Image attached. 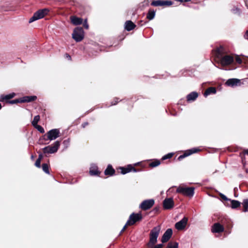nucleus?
Returning <instances> with one entry per match:
<instances>
[{"label": "nucleus", "instance_id": "1", "mask_svg": "<svg viewBox=\"0 0 248 248\" xmlns=\"http://www.w3.org/2000/svg\"><path fill=\"white\" fill-rule=\"evenodd\" d=\"M160 231L159 226L154 227L151 230L150 233V240L147 244L148 247H153L156 242L157 239Z\"/></svg>", "mask_w": 248, "mask_h": 248}, {"label": "nucleus", "instance_id": "2", "mask_svg": "<svg viewBox=\"0 0 248 248\" xmlns=\"http://www.w3.org/2000/svg\"><path fill=\"white\" fill-rule=\"evenodd\" d=\"M195 188L193 187H186L184 186H179L177 189L176 192L181 193L184 196L192 197L194 194Z\"/></svg>", "mask_w": 248, "mask_h": 248}, {"label": "nucleus", "instance_id": "3", "mask_svg": "<svg viewBox=\"0 0 248 248\" xmlns=\"http://www.w3.org/2000/svg\"><path fill=\"white\" fill-rule=\"evenodd\" d=\"M49 12L46 8L40 9L34 13L33 16L29 19V22L31 23L37 20L43 18Z\"/></svg>", "mask_w": 248, "mask_h": 248}, {"label": "nucleus", "instance_id": "4", "mask_svg": "<svg viewBox=\"0 0 248 248\" xmlns=\"http://www.w3.org/2000/svg\"><path fill=\"white\" fill-rule=\"evenodd\" d=\"M60 146V142L57 140L53 145L46 146L43 149V150L45 154H53L57 152Z\"/></svg>", "mask_w": 248, "mask_h": 248}, {"label": "nucleus", "instance_id": "5", "mask_svg": "<svg viewBox=\"0 0 248 248\" xmlns=\"http://www.w3.org/2000/svg\"><path fill=\"white\" fill-rule=\"evenodd\" d=\"M142 218V217L140 213H133L130 215L129 219L126 223V225H128L129 226L133 225L136 222L141 220Z\"/></svg>", "mask_w": 248, "mask_h": 248}, {"label": "nucleus", "instance_id": "6", "mask_svg": "<svg viewBox=\"0 0 248 248\" xmlns=\"http://www.w3.org/2000/svg\"><path fill=\"white\" fill-rule=\"evenodd\" d=\"M73 38L77 42L81 41L84 38V31L82 28L77 27L72 34Z\"/></svg>", "mask_w": 248, "mask_h": 248}, {"label": "nucleus", "instance_id": "7", "mask_svg": "<svg viewBox=\"0 0 248 248\" xmlns=\"http://www.w3.org/2000/svg\"><path fill=\"white\" fill-rule=\"evenodd\" d=\"M60 130L58 129H53L47 132V139L46 140H53L60 136Z\"/></svg>", "mask_w": 248, "mask_h": 248}, {"label": "nucleus", "instance_id": "8", "mask_svg": "<svg viewBox=\"0 0 248 248\" xmlns=\"http://www.w3.org/2000/svg\"><path fill=\"white\" fill-rule=\"evenodd\" d=\"M155 201L153 199H149L143 201L140 205V208L143 210L150 209L154 204Z\"/></svg>", "mask_w": 248, "mask_h": 248}, {"label": "nucleus", "instance_id": "9", "mask_svg": "<svg viewBox=\"0 0 248 248\" xmlns=\"http://www.w3.org/2000/svg\"><path fill=\"white\" fill-rule=\"evenodd\" d=\"M234 61V58L228 55L222 56L220 58V63L222 65H228L232 64Z\"/></svg>", "mask_w": 248, "mask_h": 248}, {"label": "nucleus", "instance_id": "10", "mask_svg": "<svg viewBox=\"0 0 248 248\" xmlns=\"http://www.w3.org/2000/svg\"><path fill=\"white\" fill-rule=\"evenodd\" d=\"M187 221L188 218L184 217L181 220L175 223V228L179 231L184 229L187 225Z\"/></svg>", "mask_w": 248, "mask_h": 248}, {"label": "nucleus", "instance_id": "11", "mask_svg": "<svg viewBox=\"0 0 248 248\" xmlns=\"http://www.w3.org/2000/svg\"><path fill=\"white\" fill-rule=\"evenodd\" d=\"M174 205V201L171 198H166L163 202V208L166 210L172 209Z\"/></svg>", "mask_w": 248, "mask_h": 248}, {"label": "nucleus", "instance_id": "12", "mask_svg": "<svg viewBox=\"0 0 248 248\" xmlns=\"http://www.w3.org/2000/svg\"><path fill=\"white\" fill-rule=\"evenodd\" d=\"M172 2L171 1L169 0H154L151 3V5L154 6H170L172 5Z\"/></svg>", "mask_w": 248, "mask_h": 248}, {"label": "nucleus", "instance_id": "13", "mask_svg": "<svg viewBox=\"0 0 248 248\" xmlns=\"http://www.w3.org/2000/svg\"><path fill=\"white\" fill-rule=\"evenodd\" d=\"M225 84L230 87H235L240 85V80L237 78H230L227 80Z\"/></svg>", "mask_w": 248, "mask_h": 248}, {"label": "nucleus", "instance_id": "14", "mask_svg": "<svg viewBox=\"0 0 248 248\" xmlns=\"http://www.w3.org/2000/svg\"><path fill=\"white\" fill-rule=\"evenodd\" d=\"M224 227L219 223H215L212 227V232L213 233H220L224 231Z\"/></svg>", "mask_w": 248, "mask_h": 248}, {"label": "nucleus", "instance_id": "15", "mask_svg": "<svg viewBox=\"0 0 248 248\" xmlns=\"http://www.w3.org/2000/svg\"><path fill=\"white\" fill-rule=\"evenodd\" d=\"M172 234V230L171 229H167L166 232L163 234L162 237V242L165 243L167 242L171 237Z\"/></svg>", "mask_w": 248, "mask_h": 248}, {"label": "nucleus", "instance_id": "16", "mask_svg": "<svg viewBox=\"0 0 248 248\" xmlns=\"http://www.w3.org/2000/svg\"><path fill=\"white\" fill-rule=\"evenodd\" d=\"M121 173L123 174H125L127 173H128L130 171L136 172V169L133 167L131 165H128L126 168L121 167Z\"/></svg>", "mask_w": 248, "mask_h": 248}, {"label": "nucleus", "instance_id": "17", "mask_svg": "<svg viewBox=\"0 0 248 248\" xmlns=\"http://www.w3.org/2000/svg\"><path fill=\"white\" fill-rule=\"evenodd\" d=\"M198 97V93L196 92H192L187 95L186 100L187 102H191L195 101Z\"/></svg>", "mask_w": 248, "mask_h": 248}, {"label": "nucleus", "instance_id": "18", "mask_svg": "<svg viewBox=\"0 0 248 248\" xmlns=\"http://www.w3.org/2000/svg\"><path fill=\"white\" fill-rule=\"evenodd\" d=\"M89 172L91 175H98L100 173L98 170L97 166L94 164L91 165Z\"/></svg>", "mask_w": 248, "mask_h": 248}, {"label": "nucleus", "instance_id": "19", "mask_svg": "<svg viewBox=\"0 0 248 248\" xmlns=\"http://www.w3.org/2000/svg\"><path fill=\"white\" fill-rule=\"evenodd\" d=\"M22 103L31 102L37 99V96L35 95L32 96H25L20 98Z\"/></svg>", "mask_w": 248, "mask_h": 248}, {"label": "nucleus", "instance_id": "20", "mask_svg": "<svg viewBox=\"0 0 248 248\" xmlns=\"http://www.w3.org/2000/svg\"><path fill=\"white\" fill-rule=\"evenodd\" d=\"M136 27L134 24L131 20L126 21L125 23V29L127 31H130Z\"/></svg>", "mask_w": 248, "mask_h": 248}, {"label": "nucleus", "instance_id": "21", "mask_svg": "<svg viewBox=\"0 0 248 248\" xmlns=\"http://www.w3.org/2000/svg\"><path fill=\"white\" fill-rule=\"evenodd\" d=\"M71 21L73 24L78 25L82 23V19L75 16H73L71 17Z\"/></svg>", "mask_w": 248, "mask_h": 248}, {"label": "nucleus", "instance_id": "22", "mask_svg": "<svg viewBox=\"0 0 248 248\" xmlns=\"http://www.w3.org/2000/svg\"><path fill=\"white\" fill-rule=\"evenodd\" d=\"M115 170L112 168V166L108 165L104 171V173L106 175L112 176L115 173Z\"/></svg>", "mask_w": 248, "mask_h": 248}, {"label": "nucleus", "instance_id": "23", "mask_svg": "<svg viewBox=\"0 0 248 248\" xmlns=\"http://www.w3.org/2000/svg\"><path fill=\"white\" fill-rule=\"evenodd\" d=\"M199 151V149L197 148H193L189 150H188L186 153H184L183 155H180L179 157V159L183 158L187 156L192 154L197 153L198 151Z\"/></svg>", "mask_w": 248, "mask_h": 248}, {"label": "nucleus", "instance_id": "24", "mask_svg": "<svg viewBox=\"0 0 248 248\" xmlns=\"http://www.w3.org/2000/svg\"><path fill=\"white\" fill-rule=\"evenodd\" d=\"M15 95L16 94L14 93H12L5 95H1L0 96V101H3L4 100H9L14 97Z\"/></svg>", "mask_w": 248, "mask_h": 248}, {"label": "nucleus", "instance_id": "25", "mask_svg": "<svg viewBox=\"0 0 248 248\" xmlns=\"http://www.w3.org/2000/svg\"><path fill=\"white\" fill-rule=\"evenodd\" d=\"M231 207L232 209H236L240 206L241 203L238 201L231 200Z\"/></svg>", "mask_w": 248, "mask_h": 248}, {"label": "nucleus", "instance_id": "26", "mask_svg": "<svg viewBox=\"0 0 248 248\" xmlns=\"http://www.w3.org/2000/svg\"><path fill=\"white\" fill-rule=\"evenodd\" d=\"M217 91L215 88L214 87H210L208 88L204 93V96L206 97L208 95L211 93H215Z\"/></svg>", "mask_w": 248, "mask_h": 248}, {"label": "nucleus", "instance_id": "27", "mask_svg": "<svg viewBox=\"0 0 248 248\" xmlns=\"http://www.w3.org/2000/svg\"><path fill=\"white\" fill-rule=\"evenodd\" d=\"M155 15V11L153 10H149L147 15V18L149 20H151L154 18Z\"/></svg>", "mask_w": 248, "mask_h": 248}, {"label": "nucleus", "instance_id": "28", "mask_svg": "<svg viewBox=\"0 0 248 248\" xmlns=\"http://www.w3.org/2000/svg\"><path fill=\"white\" fill-rule=\"evenodd\" d=\"M40 120V116L37 115L34 116L33 121L31 122V124L33 126H35L36 125H38V123Z\"/></svg>", "mask_w": 248, "mask_h": 248}, {"label": "nucleus", "instance_id": "29", "mask_svg": "<svg viewBox=\"0 0 248 248\" xmlns=\"http://www.w3.org/2000/svg\"><path fill=\"white\" fill-rule=\"evenodd\" d=\"M43 171L46 174H49L48 165L46 163H43L42 165Z\"/></svg>", "mask_w": 248, "mask_h": 248}, {"label": "nucleus", "instance_id": "30", "mask_svg": "<svg viewBox=\"0 0 248 248\" xmlns=\"http://www.w3.org/2000/svg\"><path fill=\"white\" fill-rule=\"evenodd\" d=\"M166 248H178V244L177 242L169 243Z\"/></svg>", "mask_w": 248, "mask_h": 248}, {"label": "nucleus", "instance_id": "31", "mask_svg": "<svg viewBox=\"0 0 248 248\" xmlns=\"http://www.w3.org/2000/svg\"><path fill=\"white\" fill-rule=\"evenodd\" d=\"M160 164V161L156 160L154 161H153L150 164V166L151 167H155L159 165Z\"/></svg>", "mask_w": 248, "mask_h": 248}, {"label": "nucleus", "instance_id": "32", "mask_svg": "<svg viewBox=\"0 0 248 248\" xmlns=\"http://www.w3.org/2000/svg\"><path fill=\"white\" fill-rule=\"evenodd\" d=\"M173 153H169L165 155H164L162 158V159L163 160H166V159H169V158H170L172 157V156H173Z\"/></svg>", "mask_w": 248, "mask_h": 248}, {"label": "nucleus", "instance_id": "33", "mask_svg": "<svg viewBox=\"0 0 248 248\" xmlns=\"http://www.w3.org/2000/svg\"><path fill=\"white\" fill-rule=\"evenodd\" d=\"M35 128H36L41 133H44L45 132V130L44 128L39 125H36L35 126H34Z\"/></svg>", "mask_w": 248, "mask_h": 248}, {"label": "nucleus", "instance_id": "34", "mask_svg": "<svg viewBox=\"0 0 248 248\" xmlns=\"http://www.w3.org/2000/svg\"><path fill=\"white\" fill-rule=\"evenodd\" d=\"M232 12L234 14H237L239 15L240 14V10L237 7H234L232 9Z\"/></svg>", "mask_w": 248, "mask_h": 248}, {"label": "nucleus", "instance_id": "35", "mask_svg": "<svg viewBox=\"0 0 248 248\" xmlns=\"http://www.w3.org/2000/svg\"><path fill=\"white\" fill-rule=\"evenodd\" d=\"M21 99L20 98H19V99H16L10 101L8 102L11 104H16V103H22L21 101Z\"/></svg>", "mask_w": 248, "mask_h": 248}, {"label": "nucleus", "instance_id": "36", "mask_svg": "<svg viewBox=\"0 0 248 248\" xmlns=\"http://www.w3.org/2000/svg\"><path fill=\"white\" fill-rule=\"evenodd\" d=\"M219 196L221 197V198L226 201H230L231 199L228 198L225 195L223 194L222 193H220Z\"/></svg>", "mask_w": 248, "mask_h": 248}, {"label": "nucleus", "instance_id": "37", "mask_svg": "<svg viewBox=\"0 0 248 248\" xmlns=\"http://www.w3.org/2000/svg\"><path fill=\"white\" fill-rule=\"evenodd\" d=\"M41 160L39 159H37L35 163V165L36 167L40 168L41 167Z\"/></svg>", "mask_w": 248, "mask_h": 248}, {"label": "nucleus", "instance_id": "38", "mask_svg": "<svg viewBox=\"0 0 248 248\" xmlns=\"http://www.w3.org/2000/svg\"><path fill=\"white\" fill-rule=\"evenodd\" d=\"M242 204L243 206L248 207V199H245L242 202Z\"/></svg>", "mask_w": 248, "mask_h": 248}, {"label": "nucleus", "instance_id": "39", "mask_svg": "<svg viewBox=\"0 0 248 248\" xmlns=\"http://www.w3.org/2000/svg\"><path fill=\"white\" fill-rule=\"evenodd\" d=\"M83 26L84 27V28L86 29H89V25L87 23V19H86L84 21V23H83Z\"/></svg>", "mask_w": 248, "mask_h": 248}, {"label": "nucleus", "instance_id": "40", "mask_svg": "<svg viewBox=\"0 0 248 248\" xmlns=\"http://www.w3.org/2000/svg\"><path fill=\"white\" fill-rule=\"evenodd\" d=\"M235 60H236V62L237 63H238L239 64H241L242 62V60L238 56H236V57L235 58Z\"/></svg>", "mask_w": 248, "mask_h": 248}, {"label": "nucleus", "instance_id": "41", "mask_svg": "<svg viewBox=\"0 0 248 248\" xmlns=\"http://www.w3.org/2000/svg\"><path fill=\"white\" fill-rule=\"evenodd\" d=\"M162 246H163V245L161 244H158V245L155 246V247H154L152 248H162Z\"/></svg>", "mask_w": 248, "mask_h": 248}, {"label": "nucleus", "instance_id": "42", "mask_svg": "<svg viewBox=\"0 0 248 248\" xmlns=\"http://www.w3.org/2000/svg\"><path fill=\"white\" fill-rule=\"evenodd\" d=\"M244 38L248 40V30L246 31L245 35H244Z\"/></svg>", "mask_w": 248, "mask_h": 248}, {"label": "nucleus", "instance_id": "43", "mask_svg": "<svg viewBox=\"0 0 248 248\" xmlns=\"http://www.w3.org/2000/svg\"><path fill=\"white\" fill-rule=\"evenodd\" d=\"M118 102V98H116L115 99V100H114V103H112L111 104V106L112 105H116L117 103Z\"/></svg>", "mask_w": 248, "mask_h": 248}, {"label": "nucleus", "instance_id": "44", "mask_svg": "<svg viewBox=\"0 0 248 248\" xmlns=\"http://www.w3.org/2000/svg\"><path fill=\"white\" fill-rule=\"evenodd\" d=\"M88 125V122H85V123H83L82 124V127L83 128H85Z\"/></svg>", "mask_w": 248, "mask_h": 248}, {"label": "nucleus", "instance_id": "45", "mask_svg": "<svg viewBox=\"0 0 248 248\" xmlns=\"http://www.w3.org/2000/svg\"><path fill=\"white\" fill-rule=\"evenodd\" d=\"M176 1H179L181 2H188L190 1L191 0H175Z\"/></svg>", "mask_w": 248, "mask_h": 248}, {"label": "nucleus", "instance_id": "46", "mask_svg": "<svg viewBox=\"0 0 248 248\" xmlns=\"http://www.w3.org/2000/svg\"><path fill=\"white\" fill-rule=\"evenodd\" d=\"M43 158V155L41 153H40L39 155V156H38V158L37 159H39V160H42Z\"/></svg>", "mask_w": 248, "mask_h": 248}, {"label": "nucleus", "instance_id": "47", "mask_svg": "<svg viewBox=\"0 0 248 248\" xmlns=\"http://www.w3.org/2000/svg\"><path fill=\"white\" fill-rule=\"evenodd\" d=\"M244 209L243 212H247L248 211V207L243 206Z\"/></svg>", "mask_w": 248, "mask_h": 248}, {"label": "nucleus", "instance_id": "48", "mask_svg": "<svg viewBox=\"0 0 248 248\" xmlns=\"http://www.w3.org/2000/svg\"><path fill=\"white\" fill-rule=\"evenodd\" d=\"M126 226H128V225H126V224H125V225L124 226L123 228L122 229V230H121V232H120V234H121V233L123 231H124V230L125 229V228H126Z\"/></svg>", "mask_w": 248, "mask_h": 248}, {"label": "nucleus", "instance_id": "49", "mask_svg": "<svg viewBox=\"0 0 248 248\" xmlns=\"http://www.w3.org/2000/svg\"><path fill=\"white\" fill-rule=\"evenodd\" d=\"M66 57L67 58H68L69 60H71V56L69 55V54H66Z\"/></svg>", "mask_w": 248, "mask_h": 248}, {"label": "nucleus", "instance_id": "50", "mask_svg": "<svg viewBox=\"0 0 248 248\" xmlns=\"http://www.w3.org/2000/svg\"><path fill=\"white\" fill-rule=\"evenodd\" d=\"M244 152L245 154L248 155V149L245 150Z\"/></svg>", "mask_w": 248, "mask_h": 248}, {"label": "nucleus", "instance_id": "51", "mask_svg": "<svg viewBox=\"0 0 248 248\" xmlns=\"http://www.w3.org/2000/svg\"><path fill=\"white\" fill-rule=\"evenodd\" d=\"M31 158L32 159H33V158H34V156H33V155H31Z\"/></svg>", "mask_w": 248, "mask_h": 248}, {"label": "nucleus", "instance_id": "52", "mask_svg": "<svg viewBox=\"0 0 248 248\" xmlns=\"http://www.w3.org/2000/svg\"><path fill=\"white\" fill-rule=\"evenodd\" d=\"M1 104L0 103V109H1Z\"/></svg>", "mask_w": 248, "mask_h": 248}, {"label": "nucleus", "instance_id": "53", "mask_svg": "<svg viewBox=\"0 0 248 248\" xmlns=\"http://www.w3.org/2000/svg\"><path fill=\"white\" fill-rule=\"evenodd\" d=\"M66 141H67L66 140H64V141H63V143H65Z\"/></svg>", "mask_w": 248, "mask_h": 248}]
</instances>
